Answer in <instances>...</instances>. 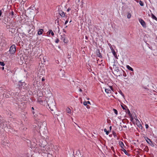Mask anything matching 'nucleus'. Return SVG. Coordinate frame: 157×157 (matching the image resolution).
<instances>
[{
	"label": "nucleus",
	"mask_w": 157,
	"mask_h": 157,
	"mask_svg": "<svg viewBox=\"0 0 157 157\" xmlns=\"http://www.w3.org/2000/svg\"><path fill=\"white\" fill-rule=\"evenodd\" d=\"M44 30L42 29H40L38 30L37 34L38 35H40L42 34Z\"/></svg>",
	"instance_id": "1a4fd4ad"
},
{
	"label": "nucleus",
	"mask_w": 157,
	"mask_h": 157,
	"mask_svg": "<svg viewBox=\"0 0 157 157\" xmlns=\"http://www.w3.org/2000/svg\"><path fill=\"white\" fill-rule=\"evenodd\" d=\"M121 94L122 96H124V95L123 94V93L121 92Z\"/></svg>",
	"instance_id": "a19ab883"
},
{
	"label": "nucleus",
	"mask_w": 157,
	"mask_h": 157,
	"mask_svg": "<svg viewBox=\"0 0 157 157\" xmlns=\"http://www.w3.org/2000/svg\"><path fill=\"white\" fill-rule=\"evenodd\" d=\"M59 41V40L58 39H57L55 40V42L56 43H58Z\"/></svg>",
	"instance_id": "c85d7f7f"
},
{
	"label": "nucleus",
	"mask_w": 157,
	"mask_h": 157,
	"mask_svg": "<svg viewBox=\"0 0 157 157\" xmlns=\"http://www.w3.org/2000/svg\"><path fill=\"white\" fill-rule=\"evenodd\" d=\"M123 151H124V153L126 155H128V153L127 152V151H126V150H125L124 149L123 150Z\"/></svg>",
	"instance_id": "bb28decb"
},
{
	"label": "nucleus",
	"mask_w": 157,
	"mask_h": 157,
	"mask_svg": "<svg viewBox=\"0 0 157 157\" xmlns=\"http://www.w3.org/2000/svg\"><path fill=\"white\" fill-rule=\"evenodd\" d=\"M139 21L141 25L143 27L146 28V25L145 22L142 19H139Z\"/></svg>",
	"instance_id": "7ed1b4c3"
},
{
	"label": "nucleus",
	"mask_w": 157,
	"mask_h": 157,
	"mask_svg": "<svg viewBox=\"0 0 157 157\" xmlns=\"http://www.w3.org/2000/svg\"><path fill=\"white\" fill-rule=\"evenodd\" d=\"M111 128H112V127L111 126L110 127H109V128H110V129L111 130Z\"/></svg>",
	"instance_id": "37998d69"
},
{
	"label": "nucleus",
	"mask_w": 157,
	"mask_h": 157,
	"mask_svg": "<svg viewBox=\"0 0 157 157\" xmlns=\"http://www.w3.org/2000/svg\"><path fill=\"white\" fill-rule=\"evenodd\" d=\"M44 99L41 96H39L37 99L38 102L40 104H43V101Z\"/></svg>",
	"instance_id": "39448f33"
},
{
	"label": "nucleus",
	"mask_w": 157,
	"mask_h": 157,
	"mask_svg": "<svg viewBox=\"0 0 157 157\" xmlns=\"http://www.w3.org/2000/svg\"><path fill=\"white\" fill-rule=\"evenodd\" d=\"M68 20H67L65 22V25H66L68 23Z\"/></svg>",
	"instance_id": "f704fd0d"
},
{
	"label": "nucleus",
	"mask_w": 157,
	"mask_h": 157,
	"mask_svg": "<svg viewBox=\"0 0 157 157\" xmlns=\"http://www.w3.org/2000/svg\"><path fill=\"white\" fill-rule=\"evenodd\" d=\"M50 34L51 33L50 32V30H49V31L47 32V35L48 36H50Z\"/></svg>",
	"instance_id": "a878e982"
},
{
	"label": "nucleus",
	"mask_w": 157,
	"mask_h": 157,
	"mask_svg": "<svg viewBox=\"0 0 157 157\" xmlns=\"http://www.w3.org/2000/svg\"><path fill=\"white\" fill-rule=\"evenodd\" d=\"M4 69V67H2V70H3Z\"/></svg>",
	"instance_id": "a18cd8bd"
},
{
	"label": "nucleus",
	"mask_w": 157,
	"mask_h": 157,
	"mask_svg": "<svg viewBox=\"0 0 157 157\" xmlns=\"http://www.w3.org/2000/svg\"><path fill=\"white\" fill-rule=\"evenodd\" d=\"M111 149L114 152V147H111Z\"/></svg>",
	"instance_id": "72a5a7b5"
},
{
	"label": "nucleus",
	"mask_w": 157,
	"mask_h": 157,
	"mask_svg": "<svg viewBox=\"0 0 157 157\" xmlns=\"http://www.w3.org/2000/svg\"><path fill=\"white\" fill-rule=\"evenodd\" d=\"M113 55L115 56H117V55L116 53V52H115L113 50Z\"/></svg>",
	"instance_id": "c756f323"
},
{
	"label": "nucleus",
	"mask_w": 157,
	"mask_h": 157,
	"mask_svg": "<svg viewBox=\"0 0 157 157\" xmlns=\"http://www.w3.org/2000/svg\"><path fill=\"white\" fill-rule=\"evenodd\" d=\"M16 46L14 44L12 45L9 51L10 53L11 54H14L16 52Z\"/></svg>",
	"instance_id": "f257e3e1"
},
{
	"label": "nucleus",
	"mask_w": 157,
	"mask_h": 157,
	"mask_svg": "<svg viewBox=\"0 0 157 157\" xmlns=\"http://www.w3.org/2000/svg\"><path fill=\"white\" fill-rule=\"evenodd\" d=\"M19 86L20 88L21 89H25L26 87V84L25 82H21L20 81L19 83Z\"/></svg>",
	"instance_id": "f03ea898"
},
{
	"label": "nucleus",
	"mask_w": 157,
	"mask_h": 157,
	"mask_svg": "<svg viewBox=\"0 0 157 157\" xmlns=\"http://www.w3.org/2000/svg\"><path fill=\"white\" fill-rule=\"evenodd\" d=\"M139 3L140 5L141 6H143L144 5L143 2H142L140 0L139 1Z\"/></svg>",
	"instance_id": "412c9836"
},
{
	"label": "nucleus",
	"mask_w": 157,
	"mask_h": 157,
	"mask_svg": "<svg viewBox=\"0 0 157 157\" xmlns=\"http://www.w3.org/2000/svg\"><path fill=\"white\" fill-rule=\"evenodd\" d=\"M86 108L87 109H89L90 108V106H89V105H87Z\"/></svg>",
	"instance_id": "ea45409f"
},
{
	"label": "nucleus",
	"mask_w": 157,
	"mask_h": 157,
	"mask_svg": "<svg viewBox=\"0 0 157 157\" xmlns=\"http://www.w3.org/2000/svg\"><path fill=\"white\" fill-rule=\"evenodd\" d=\"M113 110L114 111V113L116 115H117L118 114V112L117 110L114 109H113Z\"/></svg>",
	"instance_id": "aec40b11"
},
{
	"label": "nucleus",
	"mask_w": 157,
	"mask_h": 157,
	"mask_svg": "<svg viewBox=\"0 0 157 157\" xmlns=\"http://www.w3.org/2000/svg\"><path fill=\"white\" fill-rule=\"evenodd\" d=\"M79 91L82 92V90L81 89H80L79 90Z\"/></svg>",
	"instance_id": "79ce46f5"
},
{
	"label": "nucleus",
	"mask_w": 157,
	"mask_h": 157,
	"mask_svg": "<svg viewBox=\"0 0 157 157\" xmlns=\"http://www.w3.org/2000/svg\"><path fill=\"white\" fill-rule=\"evenodd\" d=\"M119 145H120V147L121 148H123V147L124 146L123 143L122 142H121V141H119Z\"/></svg>",
	"instance_id": "2eb2a0df"
},
{
	"label": "nucleus",
	"mask_w": 157,
	"mask_h": 157,
	"mask_svg": "<svg viewBox=\"0 0 157 157\" xmlns=\"http://www.w3.org/2000/svg\"><path fill=\"white\" fill-rule=\"evenodd\" d=\"M131 14L129 12H128L127 13V18L129 19L131 17Z\"/></svg>",
	"instance_id": "4468645a"
},
{
	"label": "nucleus",
	"mask_w": 157,
	"mask_h": 157,
	"mask_svg": "<svg viewBox=\"0 0 157 157\" xmlns=\"http://www.w3.org/2000/svg\"><path fill=\"white\" fill-rule=\"evenodd\" d=\"M2 144L3 146H6V145L7 146L8 143L7 142L4 141L2 143Z\"/></svg>",
	"instance_id": "6ab92c4d"
},
{
	"label": "nucleus",
	"mask_w": 157,
	"mask_h": 157,
	"mask_svg": "<svg viewBox=\"0 0 157 157\" xmlns=\"http://www.w3.org/2000/svg\"><path fill=\"white\" fill-rule=\"evenodd\" d=\"M104 132H106V135H108L109 134V132L107 130V129L105 128L104 130Z\"/></svg>",
	"instance_id": "5701e85b"
},
{
	"label": "nucleus",
	"mask_w": 157,
	"mask_h": 157,
	"mask_svg": "<svg viewBox=\"0 0 157 157\" xmlns=\"http://www.w3.org/2000/svg\"><path fill=\"white\" fill-rule=\"evenodd\" d=\"M121 106L122 108V109L123 110H127L128 112V113L129 114L130 113V111L128 109V108L127 106L126 105H125L124 104H123V105H121Z\"/></svg>",
	"instance_id": "0eeeda50"
},
{
	"label": "nucleus",
	"mask_w": 157,
	"mask_h": 157,
	"mask_svg": "<svg viewBox=\"0 0 157 157\" xmlns=\"http://www.w3.org/2000/svg\"><path fill=\"white\" fill-rule=\"evenodd\" d=\"M87 101H85L83 102V105L86 106V105H87Z\"/></svg>",
	"instance_id": "cd10ccee"
},
{
	"label": "nucleus",
	"mask_w": 157,
	"mask_h": 157,
	"mask_svg": "<svg viewBox=\"0 0 157 157\" xmlns=\"http://www.w3.org/2000/svg\"><path fill=\"white\" fill-rule=\"evenodd\" d=\"M63 32L64 33H66V31L64 29H63Z\"/></svg>",
	"instance_id": "c9c22d12"
},
{
	"label": "nucleus",
	"mask_w": 157,
	"mask_h": 157,
	"mask_svg": "<svg viewBox=\"0 0 157 157\" xmlns=\"http://www.w3.org/2000/svg\"><path fill=\"white\" fill-rule=\"evenodd\" d=\"M145 128H146L147 129L148 128V125L147 124H146L145 125Z\"/></svg>",
	"instance_id": "2f4dec72"
},
{
	"label": "nucleus",
	"mask_w": 157,
	"mask_h": 157,
	"mask_svg": "<svg viewBox=\"0 0 157 157\" xmlns=\"http://www.w3.org/2000/svg\"><path fill=\"white\" fill-rule=\"evenodd\" d=\"M151 17L153 19H155L156 21H157V18L153 14H152Z\"/></svg>",
	"instance_id": "a211bd4d"
},
{
	"label": "nucleus",
	"mask_w": 157,
	"mask_h": 157,
	"mask_svg": "<svg viewBox=\"0 0 157 157\" xmlns=\"http://www.w3.org/2000/svg\"><path fill=\"white\" fill-rule=\"evenodd\" d=\"M67 25H66V26L65 27V28H67Z\"/></svg>",
	"instance_id": "c03bdc74"
},
{
	"label": "nucleus",
	"mask_w": 157,
	"mask_h": 157,
	"mask_svg": "<svg viewBox=\"0 0 157 157\" xmlns=\"http://www.w3.org/2000/svg\"><path fill=\"white\" fill-rule=\"evenodd\" d=\"M97 56L98 57H101L102 56L100 53L99 51H98V52L97 53Z\"/></svg>",
	"instance_id": "f3484780"
},
{
	"label": "nucleus",
	"mask_w": 157,
	"mask_h": 157,
	"mask_svg": "<svg viewBox=\"0 0 157 157\" xmlns=\"http://www.w3.org/2000/svg\"><path fill=\"white\" fill-rule=\"evenodd\" d=\"M71 22V21H70V23Z\"/></svg>",
	"instance_id": "de8ad7c7"
},
{
	"label": "nucleus",
	"mask_w": 157,
	"mask_h": 157,
	"mask_svg": "<svg viewBox=\"0 0 157 157\" xmlns=\"http://www.w3.org/2000/svg\"><path fill=\"white\" fill-rule=\"evenodd\" d=\"M41 81L42 82L44 81H45V78H42L41 79Z\"/></svg>",
	"instance_id": "473e14b6"
},
{
	"label": "nucleus",
	"mask_w": 157,
	"mask_h": 157,
	"mask_svg": "<svg viewBox=\"0 0 157 157\" xmlns=\"http://www.w3.org/2000/svg\"><path fill=\"white\" fill-rule=\"evenodd\" d=\"M59 14L62 17H63L65 16V14L62 11H60L59 12Z\"/></svg>",
	"instance_id": "9d476101"
},
{
	"label": "nucleus",
	"mask_w": 157,
	"mask_h": 157,
	"mask_svg": "<svg viewBox=\"0 0 157 157\" xmlns=\"http://www.w3.org/2000/svg\"><path fill=\"white\" fill-rule=\"evenodd\" d=\"M5 64L3 62H0V65L2 66H4Z\"/></svg>",
	"instance_id": "b1692460"
},
{
	"label": "nucleus",
	"mask_w": 157,
	"mask_h": 157,
	"mask_svg": "<svg viewBox=\"0 0 157 157\" xmlns=\"http://www.w3.org/2000/svg\"><path fill=\"white\" fill-rule=\"evenodd\" d=\"M7 123L6 121H2L0 124L1 126L3 128H5L7 127Z\"/></svg>",
	"instance_id": "20e7f679"
},
{
	"label": "nucleus",
	"mask_w": 157,
	"mask_h": 157,
	"mask_svg": "<svg viewBox=\"0 0 157 157\" xmlns=\"http://www.w3.org/2000/svg\"><path fill=\"white\" fill-rule=\"evenodd\" d=\"M126 67L128 69L131 71H134L133 69L128 65L126 66Z\"/></svg>",
	"instance_id": "ddd939ff"
},
{
	"label": "nucleus",
	"mask_w": 157,
	"mask_h": 157,
	"mask_svg": "<svg viewBox=\"0 0 157 157\" xmlns=\"http://www.w3.org/2000/svg\"><path fill=\"white\" fill-rule=\"evenodd\" d=\"M124 79H127V78H124Z\"/></svg>",
	"instance_id": "49530a36"
},
{
	"label": "nucleus",
	"mask_w": 157,
	"mask_h": 157,
	"mask_svg": "<svg viewBox=\"0 0 157 157\" xmlns=\"http://www.w3.org/2000/svg\"><path fill=\"white\" fill-rule=\"evenodd\" d=\"M145 140L147 142L148 144H150L151 143H152L151 140L148 137H147L145 139Z\"/></svg>",
	"instance_id": "f8f14e48"
},
{
	"label": "nucleus",
	"mask_w": 157,
	"mask_h": 157,
	"mask_svg": "<svg viewBox=\"0 0 157 157\" xmlns=\"http://www.w3.org/2000/svg\"><path fill=\"white\" fill-rule=\"evenodd\" d=\"M32 111V112L33 114L34 115V116H35L34 114H35V112L34 111V109L33 107H32L31 108Z\"/></svg>",
	"instance_id": "4be33fe9"
},
{
	"label": "nucleus",
	"mask_w": 157,
	"mask_h": 157,
	"mask_svg": "<svg viewBox=\"0 0 157 157\" xmlns=\"http://www.w3.org/2000/svg\"><path fill=\"white\" fill-rule=\"evenodd\" d=\"M71 10L70 9V8H68L67 10V12H69L70 10Z\"/></svg>",
	"instance_id": "58836bf2"
},
{
	"label": "nucleus",
	"mask_w": 157,
	"mask_h": 157,
	"mask_svg": "<svg viewBox=\"0 0 157 157\" xmlns=\"http://www.w3.org/2000/svg\"><path fill=\"white\" fill-rule=\"evenodd\" d=\"M50 32L51 34V35L52 36H53L54 35V33L52 31V30L50 29Z\"/></svg>",
	"instance_id": "393cba45"
},
{
	"label": "nucleus",
	"mask_w": 157,
	"mask_h": 157,
	"mask_svg": "<svg viewBox=\"0 0 157 157\" xmlns=\"http://www.w3.org/2000/svg\"><path fill=\"white\" fill-rule=\"evenodd\" d=\"M66 112L69 113H71V109L69 108H67L66 109Z\"/></svg>",
	"instance_id": "dca6fc26"
},
{
	"label": "nucleus",
	"mask_w": 157,
	"mask_h": 157,
	"mask_svg": "<svg viewBox=\"0 0 157 157\" xmlns=\"http://www.w3.org/2000/svg\"><path fill=\"white\" fill-rule=\"evenodd\" d=\"M113 90V88L112 86H109L108 88H106L105 89V92L107 93H110L111 92V90Z\"/></svg>",
	"instance_id": "423d86ee"
},
{
	"label": "nucleus",
	"mask_w": 157,
	"mask_h": 157,
	"mask_svg": "<svg viewBox=\"0 0 157 157\" xmlns=\"http://www.w3.org/2000/svg\"><path fill=\"white\" fill-rule=\"evenodd\" d=\"M10 15H11V18H13L15 17V14L12 11L11 13H10Z\"/></svg>",
	"instance_id": "9b49d317"
},
{
	"label": "nucleus",
	"mask_w": 157,
	"mask_h": 157,
	"mask_svg": "<svg viewBox=\"0 0 157 157\" xmlns=\"http://www.w3.org/2000/svg\"><path fill=\"white\" fill-rule=\"evenodd\" d=\"M46 145L45 146H43L42 147H41V150L44 153H48V148L46 149Z\"/></svg>",
	"instance_id": "6e6552de"
},
{
	"label": "nucleus",
	"mask_w": 157,
	"mask_h": 157,
	"mask_svg": "<svg viewBox=\"0 0 157 157\" xmlns=\"http://www.w3.org/2000/svg\"><path fill=\"white\" fill-rule=\"evenodd\" d=\"M123 76H124V77H126L127 76V74H126L125 73V72H124V73L123 74Z\"/></svg>",
	"instance_id": "7c9ffc66"
},
{
	"label": "nucleus",
	"mask_w": 157,
	"mask_h": 157,
	"mask_svg": "<svg viewBox=\"0 0 157 157\" xmlns=\"http://www.w3.org/2000/svg\"><path fill=\"white\" fill-rule=\"evenodd\" d=\"M2 12L1 10H0V16H1L2 15Z\"/></svg>",
	"instance_id": "4c0bfd02"
},
{
	"label": "nucleus",
	"mask_w": 157,
	"mask_h": 157,
	"mask_svg": "<svg viewBox=\"0 0 157 157\" xmlns=\"http://www.w3.org/2000/svg\"><path fill=\"white\" fill-rule=\"evenodd\" d=\"M87 104H89L90 105L91 104V103H90V101H87Z\"/></svg>",
	"instance_id": "e433bc0d"
}]
</instances>
